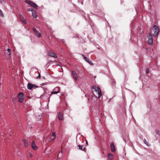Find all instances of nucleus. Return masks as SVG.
I'll use <instances>...</instances> for the list:
<instances>
[{
	"label": "nucleus",
	"instance_id": "f257e3e1",
	"mask_svg": "<svg viewBox=\"0 0 160 160\" xmlns=\"http://www.w3.org/2000/svg\"><path fill=\"white\" fill-rule=\"evenodd\" d=\"M152 30L154 32L153 35L154 37H156L159 32V27L156 25H154L153 27Z\"/></svg>",
	"mask_w": 160,
	"mask_h": 160
},
{
	"label": "nucleus",
	"instance_id": "f03ea898",
	"mask_svg": "<svg viewBox=\"0 0 160 160\" xmlns=\"http://www.w3.org/2000/svg\"><path fill=\"white\" fill-rule=\"evenodd\" d=\"M92 89H94L96 92H98V97L99 98H100L102 95L101 92L100 88L98 87L93 86L92 87Z\"/></svg>",
	"mask_w": 160,
	"mask_h": 160
},
{
	"label": "nucleus",
	"instance_id": "7ed1b4c3",
	"mask_svg": "<svg viewBox=\"0 0 160 160\" xmlns=\"http://www.w3.org/2000/svg\"><path fill=\"white\" fill-rule=\"evenodd\" d=\"M25 2L29 4L32 7H34L35 9H38V6L33 2L28 0H25Z\"/></svg>",
	"mask_w": 160,
	"mask_h": 160
},
{
	"label": "nucleus",
	"instance_id": "20e7f679",
	"mask_svg": "<svg viewBox=\"0 0 160 160\" xmlns=\"http://www.w3.org/2000/svg\"><path fill=\"white\" fill-rule=\"evenodd\" d=\"M24 95L22 92H19L18 94V101L20 102H22L23 100Z\"/></svg>",
	"mask_w": 160,
	"mask_h": 160
},
{
	"label": "nucleus",
	"instance_id": "39448f33",
	"mask_svg": "<svg viewBox=\"0 0 160 160\" xmlns=\"http://www.w3.org/2000/svg\"><path fill=\"white\" fill-rule=\"evenodd\" d=\"M147 38H148V42L149 44H152L153 43V39L151 33H149L148 34Z\"/></svg>",
	"mask_w": 160,
	"mask_h": 160
},
{
	"label": "nucleus",
	"instance_id": "423d86ee",
	"mask_svg": "<svg viewBox=\"0 0 160 160\" xmlns=\"http://www.w3.org/2000/svg\"><path fill=\"white\" fill-rule=\"evenodd\" d=\"M32 30L36 36L38 38H40L41 37V34L39 32V31L37 30L35 28H33Z\"/></svg>",
	"mask_w": 160,
	"mask_h": 160
},
{
	"label": "nucleus",
	"instance_id": "0eeeda50",
	"mask_svg": "<svg viewBox=\"0 0 160 160\" xmlns=\"http://www.w3.org/2000/svg\"><path fill=\"white\" fill-rule=\"evenodd\" d=\"M38 87V86L34 84H32L30 83H28L27 85L28 89L30 90H31L32 88H36Z\"/></svg>",
	"mask_w": 160,
	"mask_h": 160
},
{
	"label": "nucleus",
	"instance_id": "6e6552de",
	"mask_svg": "<svg viewBox=\"0 0 160 160\" xmlns=\"http://www.w3.org/2000/svg\"><path fill=\"white\" fill-rule=\"evenodd\" d=\"M72 75L74 79L75 80V81H77L78 79V77L76 72L74 71H72Z\"/></svg>",
	"mask_w": 160,
	"mask_h": 160
},
{
	"label": "nucleus",
	"instance_id": "1a4fd4ad",
	"mask_svg": "<svg viewBox=\"0 0 160 160\" xmlns=\"http://www.w3.org/2000/svg\"><path fill=\"white\" fill-rule=\"evenodd\" d=\"M48 55L51 57L56 58L57 57L56 55L53 52L50 51L48 52Z\"/></svg>",
	"mask_w": 160,
	"mask_h": 160
},
{
	"label": "nucleus",
	"instance_id": "9d476101",
	"mask_svg": "<svg viewBox=\"0 0 160 160\" xmlns=\"http://www.w3.org/2000/svg\"><path fill=\"white\" fill-rule=\"evenodd\" d=\"M19 18L20 19V20L22 21V22L24 23V24H26L27 23L26 21L25 20H24V19L22 15L20 14L19 15Z\"/></svg>",
	"mask_w": 160,
	"mask_h": 160
},
{
	"label": "nucleus",
	"instance_id": "9b49d317",
	"mask_svg": "<svg viewBox=\"0 0 160 160\" xmlns=\"http://www.w3.org/2000/svg\"><path fill=\"white\" fill-rule=\"evenodd\" d=\"M31 146L32 148L33 149H36L37 148V147L36 145L35 144V142L34 141H33L32 142V143H31Z\"/></svg>",
	"mask_w": 160,
	"mask_h": 160
},
{
	"label": "nucleus",
	"instance_id": "f8f14e48",
	"mask_svg": "<svg viewBox=\"0 0 160 160\" xmlns=\"http://www.w3.org/2000/svg\"><path fill=\"white\" fill-rule=\"evenodd\" d=\"M110 148L111 151L112 152H113L115 151V146L113 143H112L111 144Z\"/></svg>",
	"mask_w": 160,
	"mask_h": 160
},
{
	"label": "nucleus",
	"instance_id": "ddd939ff",
	"mask_svg": "<svg viewBox=\"0 0 160 160\" xmlns=\"http://www.w3.org/2000/svg\"><path fill=\"white\" fill-rule=\"evenodd\" d=\"M63 154V152L62 151H61L59 152V153L58 155V158L59 159H60L62 157Z\"/></svg>",
	"mask_w": 160,
	"mask_h": 160
},
{
	"label": "nucleus",
	"instance_id": "4468645a",
	"mask_svg": "<svg viewBox=\"0 0 160 160\" xmlns=\"http://www.w3.org/2000/svg\"><path fill=\"white\" fill-rule=\"evenodd\" d=\"M32 15L34 18H36L37 17V13L34 10H33L32 11Z\"/></svg>",
	"mask_w": 160,
	"mask_h": 160
},
{
	"label": "nucleus",
	"instance_id": "2eb2a0df",
	"mask_svg": "<svg viewBox=\"0 0 160 160\" xmlns=\"http://www.w3.org/2000/svg\"><path fill=\"white\" fill-rule=\"evenodd\" d=\"M59 119L60 120H62L63 119V114L62 112H59L58 116Z\"/></svg>",
	"mask_w": 160,
	"mask_h": 160
},
{
	"label": "nucleus",
	"instance_id": "dca6fc26",
	"mask_svg": "<svg viewBox=\"0 0 160 160\" xmlns=\"http://www.w3.org/2000/svg\"><path fill=\"white\" fill-rule=\"evenodd\" d=\"M108 158L109 160H112L113 158V155L111 153H109L108 154Z\"/></svg>",
	"mask_w": 160,
	"mask_h": 160
},
{
	"label": "nucleus",
	"instance_id": "f3484780",
	"mask_svg": "<svg viewBox=\"0 0 160 160\" xmlns=\"http://www.w3.org/2000/svg\"><path fill=\"white\" fill-rule=\"evenodd\" d=\"M55 136H56L55 132H53L52 133V136H51V137H50V139L52 140H54V138L55 137Z\"/></svg>",
	"mask_w": 160,
	"mask_h": 160
},
{
	"label": "nucleus",
	"instance_id": "a211bd4d",
	"mask_svg": "<svg viewBox=\"0 0 160 160\" xmlns=\"http://www.w3.org/2000/svg\"><path fill=\"white\" fill-rule=\"evenodd\" d=\"M22 141L24 143V145L26 147H28V146L29 144H28L27 141L25 139H23L22 140Z\"/></svg>",
	"mask_w": 160,
	"mask_h": 160
},
{
	"label": "nucleus",
	"instance_id": "6ab92c4d",
	"mask_svg": "<svg viewBox=\"0 0 160 160\" xmlns=\"http://www.w3.org/2000/svg\"><path fill=\"white\" fill-rule=\"evenodd\" d=\"M82 56L83 57L84 59L87 62H88L89 59L88 58L86 57L84 55L82 54Z\"/></svg>",
	"mask_w": 160,
	"mask_h": 160
},
{
	"label": "nucleus",
	"instance_id": "aec40b11",
	"mask_svg": "<svg viewBox=\"0 0 160 160\" xmlns=\"http://www.w3.org/2000/svg\"><path fill=\"white\" fill-rule=\"evenodd\" d=\"M78 148H79L80 149H81V150H82L83 151H85V148H84L83 149H82V148H83V146H81L80 145H78Z\"/></svg>",
	"mask_w": 160,
	"mask_h": 160
},
{
	"label": "nucleus",
	"instance_id": "412c9836",
	"mask_svg": "<svg viewBox=\"0 0 160 160\" xmlns=\"http://www.w3.org/2000/svg\"><path fill=\"white\" fill-rule=\"evenodd\" d=\"M7 53L8 55H10L11 54V50L10 49L8 48L7 49Z\"/></svg>",
	"mask_w": 160,
	"mask_h": 160
},
{
	"label": "nucleus",
	"instance_id": "4be33fe9",
	"mask_svg": "<svg viewBox=\"0 0 160 160\" xmlns=\"http://www.w3.org/2000/svg\"><path fill=\"white\" fill-rule=\"evenodd\" d=\"M59 92V91H55L51 92V94H57Z\"/></svg>",
	"mask_w": 160,
	"mask_h": 160
},
{
	"label": "nucleus",
	"instance_id": "5701e85b",
	"mask_svg": "<svg viewBox=\"0 0 160 160\" xmlns=\"http://www.w3.org/2000/svg\"><path fill=\"white\" fill-rule=\"evenodd\" d=\"M144 142L147 146H149V143L145 139H144Z\"/></svg>",
	"mask_w": 160,
	"mask_h": 160
},
{
	"label": "nucleus",
	"instance_id": "b1692460",
	"mask_svg": "<svg viewBox=\"0 0 160 160\" xmlns=\"http://www.w3.org/2000/svg\"><path fill=\"white\" fill-rule=\"evenodd\" d=\"M54 90H56L57 91H60V88L58 87H56L55 89Z\"/></svg>",
	"mask_w": 160,
	"mask_h": 160
},
{
	"label": "nucleus",
	"instance_id": "393cba45",
	"mask_svg": "<svg viewBox=\"0 0 160 160\" xmlns=\"http://www.w3.org/2000/svg\"><path fill=\"white\" fill-rule=\"evenodd\" d=\"M0 16L2 17L4 16V15L2 12L1 10H0Z\"/></svg>",
	"mask_w": 160,
	"mask_h": 160
},
{
	"label": "nucleus",
	"instance_id": "a878e982",
	"mask_svg": "<svg viewBox=\"0 0 160 160\" xmlns=\"http://www.w3.org/2000/svg\"><path fill=\"white\" fill-rule=\"evenodd\" d=\"M146 72L147 74H148L149 73V70L148 68H147L146 69Z\"/></svg>",
	"mask_w": 160,
	"mask_h": 160
},
{
	"label": "nucleus",
	"instance_id": "bb28decb",
	"mask_svg": "<svg viewBox=\"0 0 160 160\" xmlns=\"http://www.w3.org/2000/svg\"><path fill=\"white\" fill-rule=\"evenodd\" d=\"M38 73L39 74V75H38V76L37 77V78L39 79L41 78L40 74V73H39V72H38Z\"/></svg>",
	"mask_w": 160,
	"mask_h": 160
},
{
	"label": "nucleus",
	"instance_id": "cd10ccee",
	"mask_svg": "<svg viewBox=\"0 0 160 160\" xmlns=\"http://www.w3.org/2000/svg\"><path fill=\"white\" fill-rule=\"evenodd\" d=\"M88 63H89L90 64L93 65V63H92V61H88Z\"/></svg>",
	"mask_w": 160,
	"mask_h": 160
},
{
	"label": "nucleus",
	"instance_id": "c85d7f7f",
	"mask_svg": "<svg viewBox=\"0 0 160 160\" xmlns=\"http://www.w3.org/2000/svg\"><path fill=\"white\" fill-rule=\"evenodd\" d=\"M33 10V9H31V8H28L27 9L28 11H31L32 12V11Z\"/></svg>",
	"mask_w": 160,
	"mask_h": 160
},
{
	"label": "nucleus",
	"instance_id": "c756f323",
	"mask_svg": "<svg viewBox=\"0 0 160 160\" xmlns=\"http://www.w3.org/2000/svg\"><path fill=\"white\" fill-rule=\"evenodd\" d=\"M16 100V98L15 97V98H12V101L14 102V101H15Z\"/></svg>",
	"mask_w": 160,
	"mask_h": 160
},
{
	"label": "nucleus",
	"instance_id": "7c9ffc66",
	"mask_svg": "<svg viewBox=\"0 0 160 160\" xmlns=\"http://www.w3.org/2000/svg\"><path fill=\"white\" fill-rule=\"evenodd\" d=\"M29 153V157L30 158H32V154L31 153Z\"/></svg>",
	"mask_w": 160,
	"mask_h": 160
},
{
	"label": "nucleus",
	"instance_id": "2f4dec72",
	"mask_svg": "<svg viewBox=\"0 0 160 160\" xmlns=\"http://www.w3.org/2000/svg\"><path fill=\"white\" fill-rule=\"evenodd\" d=\"M86 144L87 145H88V142L87 141V140H86Z\"/></svg>",
	"mask_w": 160,
	"mask_h": 160
},
{
	"label": "nucleus",
	"instance_id": "473e14b6",
	"mask_svg": "<svg viewBox=\"0 0 160 160\" xmlns=\"http://www.w3.org/2000/svg\"><path fill=\"white\" fill-rule=\"evenodd\" d=\"M92 97H93L92 95Z\"/></svg>",
	"mask_w": 160,
	"mask_h": 160
}]
</instances>
